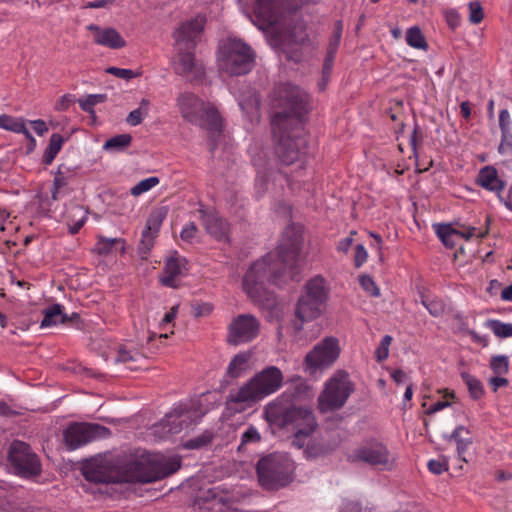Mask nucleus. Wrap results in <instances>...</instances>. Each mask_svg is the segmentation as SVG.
<instances>
[{
	"instance_id": "13d9d810",
	"label": "nucleus",
	"mask_w": 512,
	"mask_h": 512,
	"mask_svg": "<svg viewBox=\"0 0 512 512\" xmlns=\"http://www.w3.org/2000/svg\"><path fill=\"white\" fill-rule=\"evenodd\" d=\"M239 105L242 110H247V111L253 112V111L258 110L259 105H260V100L256 95H253L247 102L240 101Z\"/></svg>"
},
{
	"instance_id": "2eb2a0df",
	"label": "nucleus",
	"mask_w": 512,
	"mask_h": 512,
	"mask_svg": "<svg viewBox=\"0 0 512 512\" xmlns=\"http://www.w3.org/2000/svg\"><path fill=\"white\" fill-rule=\"evenodd\" d=\"M259 331L260 323L255 316L238 315L228 327L227 342L232 345L250 342L258 336Z\"/></svg>"
},
{
	"instance_id": "603ef678",
	"label": "nucleus",
	"mask_w": 512,
	"mask_h": 512,
	"mask_svg": "<svg viewBox=\"0 0 512 512\" xmlns=\"http://www.w3.org/2000/svg\"><path fill=\"white\" fill-rule=\"evenodd\" d=\"M107 73L112 74L121 79H132L136 76V73L131 69L117 68V67H109L107 69Z\"/></svg>"
},
{
	"instance_id": "0eeeda50",
	"label": "nucleus",
	"mask_w": 512,
	"mask_h": 512,
	"mask_svg": "<svg viewBox=\"0 0 512 512\" xmlns=\"http://www.w3.org/2000/svg\"><path fill=\"white\" fill-rule=\"evenodd\" d=\"M256 470L260 485L266 490H276L291 481L294 466L286 455L272 453L258 461Z\"/></svg>"
},
{
	"instance_id": "774afa93",
	"label": "nucleus",
	"mask_w": 512,
	"mask_h": 512,
	"mask_svg": "<svg viewBox=\"0 0 512 512\" xmlns=\"http://www.w3.org/2000/svg\"><path fill=\"white\" fill-rule=\"evenodd\" d=\"M487 234V230L486 231H482L478 228H475V227H471L467 230V233L465 234V237L467 239H470V238H483L485 235Z\"/></svg>"
},
{
	"instance_id": "37998d69",
	"label": "nucleus",
	"mask_w": 512,
	"mask_h": 512,
	"mask_svg": "<svg viewBox=\"0 0 512 512\" xmlns=\"http://www.w3.org/2000/svg\"><path fill=\"white\" fill-rule=\"evenodd\" d=\"M340 38H341V28H339L338 32L336 33L334 41L329 44L328 56L326 57L325 63H324V73H328L332 67V62H333L337 47L339 45Z\"/></svg>"
},
{
	"instance_id": "09e8293b",
	"label": "nucleus",
	"mask_w": 512,
	"mask_h": 512,
	"mask_svg": "<svg viewBox=\"0 0 512 512\" xmlns=\"http://www.w3.org/2000/svg\"><path fill=\"white\" fill-rule=\"evenodd\" d=\"M501 155H512V132H501V140L498 146Z\"/></svg>"
},
{
	"instance_id": "0e129e2a",
	"label": "nucleus",
	"mask_w": 512,
	"mask_h": 512,
	"mask_svg": "<svg viewBox=\"0 0 512 512\" xmlns=\"http://www.w3.org/2000/svg\"><path fill=\"white\" fill-rule=\"evenodd\" d=\"M500 375H497L496 377H492L490 379V385L493 387L494 391H497L498 388L504 387L508 385V380L504 377H499Z\"/></svg>"
},
{
	"instance_id": "c03bdc74",
	"label": "nucleus",
	"mask_w": 512,
	"mask_h": 512,
	"mask_svg": "<svg viewBox=\"0 0 512 512\" xmlns=\"http://www.w3.org/2000/svg\"><path fill=\"white\" fill-rule=\"evenodd\" d=\"M359 282L363 290H365L372 297L380 296V289L376 285L373 278L369 275H361L359 277Z\"/></svg>"
},
{
	"instance_id": "473e14b6",
	"label": "nucleus",
	"mask_w": 512,
	"mask_h": 512,
	"mask_svg": "<svg viewBox=\"0 0 512 512\" xmlns=\"http://www.w3.org/2000/svg\"><path fill=\"white\" fill-rule=\"evenodd\" d=\"M150 107V101L143 98L140 101V105L137 109L132 110L127 118L126 122L131 126H137L142 123L143 119L148 115Z\"/></svg>"
},
{
	"instance_id": "9b49d317",
	"label": "nucleus",
	"mask_w": 512,
	"mask_h": 512,
	"mask_svg": "<svg viewBox=\"0 0 512 512\" xmlns=\"http://www.w3.org/2000/svg\"><path fill=\"white\" fill-rule=\"evenodd\" d=\"M111 434L110 429L88 422L70 423L63 431V440L68 450H75L93 441L105 439Z\"/></svg>"
},
{
	"instance_id": "ddd939ff",
	"label": "nucleus",
	"mask_w": 512,
	"mask_h": 512,
	"mask_svg": "<svg viewBox=\"0 0 512 512\" xmlns=\"http://www.w3.org/2000/svg\"><path fill=\"white\" fill-rule=\"evenodd\" d=\"M196 411L178 406L152 427V434L159 440L180 433L195 422Z\"/></svg>"
},
{
	"instance_id": "f257e3e1",
	"label": "nucleus",
	"mask_w": 512,
	"mask_h": 512,
	"mask_svg": "<svg viewBox=\"0 0 512 512\" xmlns=\"http://www.w3.org/2000/svg\"><path fill=\"white\" fill-rule=\"evenodd\" d=\"M271 103L278 109L271 119L277 156L285 165L301 161L307 144L301 117L309 110V95L298 86L282 83L275 86Z\"/></svg>"
},
{
	"instance_id": "8fccbe9b",
	"label": "nucleus",
	"mask_w": 512,
	"mask_h": 512,
	"mask_svg": "<svg viewBox=\"0 0 512 512\" xmlns=\"http://www.w3.org/2000/svg\"><path fill=\"white\" fill-rule=\"evenodd\" d=\"M422 303L428 309L430 314L433 316H439V315L443 314L445 311V305H444L443 301H441V300L423 299Z\"/></svg>"
},
{
	"instance_id": "a878e982",
	"label": "nucleus",
	"mask_w": 512,
	"mask_h": 512,
	"mask_svg": "<svg viewBox=\"0 0 512 512\" xmlns=\"http://www.w3.org/2000/svg\"><path fill=\"white\" fill-rule=\"evenodd\" d=\"M452 439L456 442V449L459 459L467 463L468 459L466 458V452L472 445L473 440L471 431L465 426H458L450 435V440Z\"/></svg>"
},
{
	"instance_id": "338daca9",
	"label": "nucleus",
	"mask_w": 512,
	"mask_h": 512,
	"mask_svg": "<svg viewBox=\"0 0 512 512\" xmlns=\"http://www.w3.org/2000/svg\"><path fill=\"white\" fill-rule=\"evenodd\" d=\"M353 243L352 237H346L339 241L337 250L343 253H347Z\"/></svg>"
},
{
	"instance_id": "393cba45",
	"label": "nucleus",
	"mask_w": 512,
	"mask_h": 512,
	"mask_svg": "<svg viewBox=\"0 0 512 512\" xmlns=\"http://www.w3.org/2000/svg\"><path fill=\"white\" fill-rule=\"evenodd\" d=\"M328 293L326 280L322 276L317 275L305 284L304 292L301 296L326 304Z\"/></svg>"
},
{
	"instance_id": "f704fd0d",
	"label": "nucleus",
	"mask_w": 512,
	"mask_h": 512,
	"mask_svg": "<svg viewBox=\"0 0 512 512\" xmlns=\"http://www.w3.org/2000/svg\"><path fill=\"white\" fill-rule=\"evenodd\" d=\"M119 243L124 244V240L121 238L98 236L93 252L101 256H106L112 251L113 247Z\"/></svg>"
},
{
	"instance_id": "49530a36",
	"label": "nucleus",
	"mask_w": 512,
	"mask_h": 512,
	"mask_svg": "<svg viewBox=\"0 0 512 512\" xmlns=\"http://www.w3.org/2000/svg\"><path fill=\"white\" fill-rule=\"evenodd\" d=\"M392 342V337L390 335H385L378 348L375 351V358L378 362H382L389 356V347Z\"/></svg>"
},
{
	"instance_id": "79ce46f5",
	"label": "nucleus",
	"mask_w": 512,
	"mask_h": 512,
	"mask_svg": "<svg viewBox=\"0 0 512 512\" xmlns=\"http://www.w3.org/2000/svg\"><path fill=\"white\" fill-rule=\"evenodd\" d=\"M105 100L103 94H90L84 99H79L78 103L80 108L85 112H92L95 105Z\"/></svg>"
},
{
	"instance_id": "bb28decb",
	"label": "nucleus",
	"mask_w": 512,
	"mask_h": 512,
	"mask_svg": "<svg viewBox=\"0 0 512 512\" xmlns=\"http://www.w3.org/2000/svg\"><path fill=\"white\" fill-rule=\"evenodd\" d=\"M0 128L12 131L15 133H22L30 141L31 150L36 145V140L26 128L25 120L23 118H17L9 115H0Z\"/></svg>"
},
{
	"instance_id": "c9c22d12",
	"label": "nucleus",
	"mask_w": 512,
	"mask_h": 512,
	"mask_svg": "<svg viewBox=\"0 0 512 512\" xmlns=\"http://www.w3.org/2000/svg\"><path fill=\"white\" fill-rule=\"evenodd\" d=\"M462 379L464 383L466 384L469 394L472 399L479 400L483 397L485 391L482 383L475 377L467 374L462 373Z\"/></svg>"
},
{
	"instance_id": "4c0bfd02",
	"label": "nucleus",
	"mask_w": 512,
	"mask_h": 512,
	"mask_svg": "<svg viewBox=\"0 0 512 512\" xmlns=\"http://www.w3.org/2000/svg\"><path fill=\"white\" fill-rule=\"evenodd\" d=\"M487 327L500 338L512 337V323H504L500 320H489Z\"/></svg>"
},
{
	"instance_id": "7ed1b4c3",
	"label": "nucleus",
	"mask_w": 512,
	"mask_h": 512,
	"mask_svg": "<svg viewBox=\"0 0 512 512\" xmlns=\"http://www.w3.org/2000/svg\"><path fill=\"white\" fill-rule=\"evenodd\" d=\"M303 242L302 232L287 226L276 252L255 261L243 278V289L255 302L266 299V283H277L282 278L294 280L299 273V255Z\"/></svg>"
},
{
	"instance_id": "f03ea898",
	"label": "nucleus",
	"mask_w": 512,
	"mask_h": 512,
	"mask_svg": "<svg viewBox=\"0 0 512 512\" xmlns=\"http://www.w3.org/2000/svg\"><path fill=\"white\" fill-rule=\"evenodd\" d=\"M181 460L177 456L141 453L119 456L112 461L98 456L87 461L82 468L86 480L95 483L155 482L178 471Z\"/></svg>"
},
{
	"instance_id": "72a5a7b5",
	"label": "nucleus",
	"mask_w": 512,
	"mask_h": 512,
	"mask_svg": "<svg viewBox=\"0 0 512 512\" xmlns=\"http://www.w3.org/2000/svg\"><path fill=\"white\" fill-rule=\"evenodd\" d=\"M406 42L409 46L416 49L426 50L428 47L426 39L418 26H413L407 30Z\"/></svg>"
},
{
	"instance_id": "052dcab7",
	"label": "nucleus",
	"mask_w": 512,
	"mask_h": 512,
	"mask_svg": "<svg viewBox=\"0 0 512 512\" xmlns=\"http://www.w3.org/2000/svg\"><path fill=\"white\" fill-rule=\"evenodd\" d=\"M428 469L434 474H441L448 468L445 463L432 459L428 462Z\"/></svg>"
},
{
	"instance_id": "7c9ffc66",
	"label": "nucleus",
	"mask_w": 512,
	"mask_h": 512,
	"mask_svg": "<svg viewBox=\"0 0 512 512\" xmlns=\"http://www.w3.org/2000/svg\"><path fill=\"white\" fill-rule=\"evenodd\" d=\"M63 143L64 138L60 134L54 133L51 135L49 144L42 157V161L45 165H50L53 162L56 155L60 152Z\"/></svg>"
},
{
	"instance_id": "864d4df0",
	"label": "nucleus",
	"mask_w": 512,
	"mask_h": 512,
	"mask_svg": "<svg viewBox=\"0 0 512 512\" xmlns=\"http://www.w3.org/2000/svg\"><path fill=\"white\" fill-rule=\"evenodd\" d=\"M368 258V253L364 245L358 244L355 248L354 264L356 268L361 267Z\"/></svg>"
},
{
	"instance_id": "5701e85b",
	"label": "nucleus",
	"mask_w": 512,
	"mask_h": 512,
	"mask_svg": "<svg viewBox=\"0 0 512 512\" xmlns=\"http://www.w3.org/2000/svg\"><path fill=\"white\" fill-rule=\"evenodd\" d=\"M87 28L93 32L94 42L98 45L111 49H120L126 46V41L114 28H101L95 24H90Z\"/></svg>"
},
{
	"instance_id": "58836bf2",
	"label": "nucleus",
	"mask_w": 512,
	"mask_h": 512,
	"mask_svg": "<svg viewBox=\"0 0 512 512\" xmlns=\"http://www.w3.org/2000/svg\"><path fill=\"white\" fill-rule=\"evenodd\" d=\"M159 182H160V180L156 176L148 177L146 179L141 180L136 185H134L131 188L130 193H131V195L138 197L141 194L148 192L149 190L154 188L156 185L159 184Z\"/></svg>"
},
{
	"instance_id": "f8f14e48",
	"label": "nucleus",
	"mask_w": 512,
	"mask_h": 512,
	"mask_svg": "<svg viewBox=\"0 0 512 512\" xmlns=\"http://www.w3.org/2000/svg\"><path fill=\"white\" fill-rule=\"evenodd\" d=\"M339 354L338 340L334 337H326L305 356V371L312 375L317 370L326 369L337 360Z\"/></svg>"
},
{
	"instance_id": "6e6d98bb",
	"label": "nucleus",
	"mask_w": 512,
	"mask_h": 512,
	"mask_svg": "<svg viewBox=\"0 0 512 512\" xmlns=\"http://www.w3.org/2000/svg\"><path fill=\"white\" fill-rule=\"evenodd\" d=\"M435 233L442 241L445 247L448 246V224L447 223H436L433 224Z\"/></svg>"
},
{
	"instance_id": "423d86ee",
	"label": "nucleus",
	"mask_w": 512,
	"mask_h": 512,
	"mask_svg": "<svg viewBox=\"0 0 512 512\" xmlns=\"http://www.w3.org/2000/svg\"><path fill=\"white\" fill-rule=\"evenodd\" d=\"M176 105L184 120L210 133L221 132L222 118L212 103L205 102L191 92H184L177 97Z\"/></svg>"
},
{
	"instance_id": "bf43d9fd",
	"label": "nucleus",
	"mask_w": 512,
	"mask_h": 512,
	"mask_svg": "<svg viewBox=\"0 0 512 512\" xmlns=\"http://www.w3.org/2000/svg\"><path fill=\"white\" fill-rule=\"evenodd\" d=\"M496 196L499 202L512 212V188L508 190L506 195H503V192H499L496 193Z\"/></svg>"
},
{
	"instance_id": "aec40b11",
	"label": "nucleus",
	"mask_w": 512,
	"mask_h": 512,
	"mask_svg": "<svg viewBox=\"0 0 512 512\" xmlns=\"http://www.w3.org/2000/svg\"><path fill=\"white\" fill-rule=\"evenodd\" d=\"M325 305L326 304L316 300L300 296L295 308V316L300 323H294L295 330H301L304 322L312 321L320 317L324 311Z\"/></svg>"
},
{
	"instance_id": "e2e57ef3",
	"label": "nucleus",
	"mask_w": 512,
	"mask_h": 512,
	"mask_svg": "<svg viewBox=\"0 0 512 512\" xmlns=\"http://www.w3.org/2000/svg\"><path fill=\"white\" fill-rule=\"evenodd\" d=\"M66 185L64 177L56 176L53 183L52 198L56 200L58 198L59 189Z\"/></svg>"
},
{
	"instance_id": "3c124183",
	"label": "nucleus",
	"mask_w": 512,
	"mask_h": 512,
	"mask_svg": "<svg viewBox=\"0 0 512 512\" xmlns=\"http://www.w3.org/2000/svg\"><path fill=\"white\" fill-rule=\"evenodd\" d=\"M499 128L504 133L512 132V120L507 109H502L499 112Z\"/></svg>"
},
{
	"instance_id": "2f4dec72",
	"label": "nucleus",
	"mask_w": 512,
	"mask_h": 512,
	"mask_svg": "<svg viewBox=\"0 0 512 512\" xmlns=\"http://www.w3.org/2000/svg\"><path fill=\"white\" fill-rule=\"evenodd\" d=\"M132 142V136L130 134H119L108 139L103 149L111 152H120L130 146Z\"/></svg>"
},
{
	"instance_id": "b1692460",
	"label": "nucleus",
	"mask_w": 512,
	"mask_h": 512,
	"mask_svg": "<svg viewBox=\"0 0 512 512\" xmlns=\"http://www.w3.org/2000/svg\"><path fill=\"white\" fill-rule=\"evenodd\" d=\"M476 184L495 194L503 192L506 187V182L499 177L497 169L492 165H486L479 170Z\"/></svg>"
},
{
	"instance_id": "6e6552de",
	"label": "nucleus",
	"mask_w": 512,
	"mask_h": 512,
	"mask_svg": "<svg viewBox=\"0 0 512 512\" xmlns=\"http://www.w3.org/2000/svg\"><path fill=\"white\" fill-rule=\"evenodd\" d=\"M219 66L231 76L249 73L255 64V53L252 48L239 39H227L220 47Z\"/></svg>"
},
{
	"instance_id": "e433bc0d",
	"label": "nucleus",
	"mask_w": 512,
	"mask_h": 512,
	"mask_svg": "<svg viewBox=\"0 0 512 512\" xmlns=\"http://www.w3.org/2000/svg\"><path fill=\"white\" fill-rule=\"evenodd\" d=\"M262 436L258 429L250 425L241 435L240 445L238 446V451L245 450L246 446L249 444H257L261 441Z\"/></svg>"
},
{
	"instance_id": "1a4fd4ad",
	"label": "nucleus",
	"mask_w": 512,
	"mask_h": 512,
	"mask_svg": "<svg viewBox=\"0 0 512 512\" xmlns=\"http://www.w3.org/2000/svg\"><path fill=\"white\" fill-rule=\"evenodd\" d=\"M354 383L344 370H337L325 382L324 388L318 396V409L327 413L342 408L354 392Z\"/></svg>"
},
{
	"instance_id": "ea45409f",
	"label": "nucleus",
	"mask_w": 512,
	"mask_h": 512,
	"mask_svg": "<svg viewBox=\"0 0 512 512\" xmlns=\"http://www.w3.org/2000/svg\"><path fill=\"white\" fill-rule=\"evenodd\" d=\"M213 439V433L210 431H204L199 436H196L185 443L187 449H199L207 446Z\"/></svg>"
},
{
	"instance_id": "4468645a",
	"label": "nucleus",
	"mask_w": 512,
	"mask_h": 512,
	"mask_svg": "<svg viewBox=\"0 0 512 512\" xmlns=\"http://www.w3.org/2000/svg\"><path fill=\"white\" fill-rule=\"evenodd\" d=\"M8 460L20 476H37L41 472V463L38 456L32 452L30 446L22 441H14L10 445Z\"/></svg>"
},
{
	"instance_id": "69168bd1",
	"label": "nucleus",
	"mask_w": 512,
	"mask_h": 512,
	"mask_svg": "<svg viewBox=\"0 0 512 512\" xmlns=\"http://www.w3.org/2000/svg\"><path fill=\"white\" fill-rule=\"evenodd\" d=\"M448 406V401L447 400H444V401H437L435 403H433L432 405H430L427 409H426V413L427 414H433V413H436L442 409H444L445 407Z\"/></svg>"
},
{
	"instance_id": "39448f33",
	"label": "nucleus",
	"mask_w": 512,
	"mask_h": 512,
	"mask_svg": "<svg viewBox=\"0 0 512 512\" xmlns=\"http://www.w3.org/2000/svg\"><path fill=\"white\" fill-rule=\"evenodd\" d=\"M284 382L281 370L276 366H268L256 373L250 380L244 383L236 391L229 394L227 404H252L263 400L271 394L276 393Z\"/></svg>"
},
{
	"instance_id": "9d476101",
	"label": "nucleus",
	"mask_w": 512,
	"mask_h": 512,
	"mask_svg": "<svg viewBox=\"0 0 512 512\" xmlns=\"http://www.w3.org/2000/svg\"><path fill=\"white\" fill-rule=\"evenodd\" d=\"M347 461L352 464H366L382 471H390L396 466L395 455L378 441L362 443L347 455Z\"/></svg>"
},
{
	"instance_id": "5fc2aeb1",
	"label": "nucleus",
	"mask_w": 512,
	"mask_h": 512,
	"mask_svg": "<svg viewBox=\"0 0 512 512\" xmlns=\"http://www.w3.org/2000/svg\"><path fill=\"white\" fill-rule=\"evenodd\" d=\"M213 306L210 303H197L193 306V315L195 317H205L211 314Z\"/></svg>"
},
{
	"instance_id": "c85d7f7f",
	"label": "nucleus",
	"mask_w": 512,
	"mask_h": 512,
	"mask_svg": "<svg viewBox=\"0 0 512 512\" xmlns=\"http://www.w3.org/2000/svg\"><path fill=\"white\" fill-rule=\"evenodd\" d=\"M251 359L250 352H240L236 354L230 361L226 374L230 378H238L248 369V363Z\"/></svg>"
},
{
	"instance_id": "de8ad7c7",
	"label": "nucleus",
	"mask_w": 512,
	"mask_h": 512,
	"mask_svg": "<svg viewBox=\"0 0 512 512\" xmlns=\"http://www.w3.org/2000/svg\"><path fill=\"white\" fill-rule=\"evenodd\" d=\"M468 8L469 21L472 24H479L484 18V12L481 3L478 1L470 2Z\"/></svg>"
},
{
	"instance_id": "a211bd4d",
	"label": "nucleus",
	"mask_w": 512,
	"mask_h": 512,
	"mask_svg": "<svg viewBox=\"0 0 512 512\" xmlns=\"http://www.w3.org/2000/svg\"><path fill=\"white\" fill-rule=\"evenodd\" d=\"M186 273V259L180 256H172L165 261L162 272L159 275V282L165 287L177 288Z\"/></svg>"
},
{
	"instance_id": "a18cd8bd",
	"label": "nucleus",
	"mask_w": 512,
	"mask_h": 512,
	"mask_svg": "<svg viewBox=\"0 0 512 512\" xmlns=\"http://www.w3.org/2000/svg\"><path fill=\"white\" fill-rule=\"evenodd\" d=\"M141 358H142V355L138 351H131L124 347H120L118 349L117 357L115 360H116V362H121V363L127 364L130 362H137Z\"/></svg>"
},
{
	"instance_id": "412c9836",
	"label": "nucleus",
	"mask_w": 512,
	"mask_h": 512,
	"mask_svg": "<svg viewBox=\"0 0 512 512\" xmlns=\"http://www.w3.org/2000/svg\"><path fill=\"white\" fill-rule=\"evenodd\" d=\"M164 217L165 214L161 211H154L149 215L138 245L140 254L146 255L150 252Z\"/></svg>"
},
{
	"instance_id": "f3484780",
	"label": "nucleus",
	"mask_w": 512,
	"mask_h": 512,
	"mask_svg": "<svg viewBox=\"0 0 512 512\" xmlns=\"http://www.w3.org/2000/svg\"><path fill=\"white\" fill-rule=\"evenodd\" d=\"M193 49H176L177 54L172 62L174 71L190 79H198L204 75L202 64L196 62Z\"/></svg>"
},
{
	"instance_id": "4d7b16f0",
	"label": "nucleus",
	"mask_w": 512,
	"mask_h": 512,
	"mask_svg": "<svg viewBox=\"0 0 512 512\" xmlns=\"http://www.w3.org/2000/svg\"><path fill=\"white\" fill-rule=\"evenodd\" d=\"M196 232L197 226L190 222L183 227L180 236L185 241H191L196 236Z\"/></svg>"
},
{
	"instance_id": "20e7f679",
	"label": "nucleus",
	"mask_w": 512,
	"mask_h": 512,
	"mask_svg": "<svg viewBox=\"0 0 512 512\" xmlns=\"http://www.w3.org/2000/svg\"><path fill=\"white\" fill-rule=\"evenodd\" d=\"M264 419L279 429L291 428L292 446L301 449L305 446L307 438L318 429V423L313 411L305 406L293 403L292 396L282 393L269 402L263 409Z\"/></svg>"
},
{
	"instance_id": "c756f323",
	"label": "nucleus",
	"mask_w": 512,
	"mask_h": 512,
	"mask_svg": "<svg viewBox=\"0 0 512 512\" xmlns=\"http://www.w3.org/2000/svg\"><path fill=\"white\" fill-rule=\"evenodd\" d=\"M314 434L315 432L307 438L305 446L302 448L305 456L309 459L324 456L333 449L322 440L315 438Z\"/></svg>"
},
{
	"instance_id": "6ab92c4d",
	"label": "nucleus",
	"mask_w": 512,
	"mask_h": 512,
	"mask_svg": "<svg viewBox=\"0 0 512 512\" xmlns=\"http://www.w3.org/2000/svg\"><path fill=\"white\" fill-rule=\"evenodd\" d=\"M285 3L286 0H256L254 12L262 29L278 22Z\"/></svg>"
},
{
	"instance_id": "a19ab883",
	"label": "nucleus",
	"mask_w": 512,
	"mask_h": 512,
	"mask_svg": "<svg viewBox=\"0 0 512 512\" xmlns=\"http://www.w3.org/2000/svg\"><path fill=\"white\" fill-rule=\"evenodd\" d=\"M490 367L494 374L504 375L509 370V359L505 355H498L491 358Z\"/></svg>"
},
{
	"instance_id": "cd10ccee",
	"label": "nucleus",
	"mask_w": 512,
	"mask_h": 512,
	"mask_svg": "<svg viewBox=\"0 0 512 512\" xmlns=\"http://www.w3.org/2000/svg\"><path fill=\"white\" fill-rule=\"evenodd\" d=\"M43 319L40 326L42 328L56 326L67 322L68 315L63 312L62 305L54 304L45 308L43 311Z\"/></svg>"
},
{
	"instance_id": "4be33fe9",
	"label": "nucleus",
	"mask_w": 512,
	"mask_h": 512,
	"mask_svg": "<svg viewBox=\"0 0 512 512\" xmlns=\"http://www.w3.org/2000/svg\"><path fill=\"white\" fill-rule=\"evenodd\" d=\"M202 224L213 238L218 241H228L229 239V225L217 213H208L200 211Z\"/></svg>"
},
{
	"instance_id": "680f3d73",
	"label": "nucleus",
	"mask_w": 512,
	"mask_h": 512,
	"mask_svg": "<svg viewBox=\"0 0 512 512\" xmlns=\"http://www.w3.org/2000/svg\"><path fill=\"white\" fill-rule=\"evenodd\" d=\"M30 124L32 125L34 131L39 136H43L48 131V127H47L45 121H43L41 119L32 120V121H30Z\"/></svg>"
},
{
	"instance_id": "dca6fc26",
	"label": "nucleus",
	"mask_w": 512,
	"mask_h": 512,
	"mask_svg": "<svg viewBox=\"0 0 512 512\" xmlns=\"http://www.w3.org/2000/svg\"><path fill=\"white\" fill-rule=\"evenodd\" d=\"M205 23L206 18L202 15L183 22L173 33L175 49H194Z\"/></svg>"
}]
</instances>
